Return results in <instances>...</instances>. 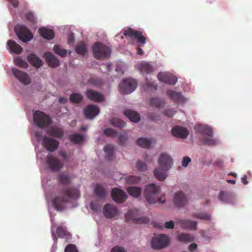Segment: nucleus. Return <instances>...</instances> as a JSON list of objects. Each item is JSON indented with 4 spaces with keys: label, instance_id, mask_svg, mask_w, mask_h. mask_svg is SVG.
<instances>
[{
    "label": "nucleus",
    "instance_id": "1",
    "mask_svg": "<svg viewBox=\"0 0 252 252\" xmlns=\"http://www.w3.org/2000/svg\"><path fill=\"white\" fill-rule=\"evenodd\" d=\"M62 193L64 196H58L54 198L52 204L58 211H62L65 208V204L70 199H76L80 196L79 191L74 188L70 187L63 189Z\"/></svg>",
    "mask_w": 252,
    "mask_h": 252
},
{
    "label": "nucleus",
    "instance_id": "2",
    "mask_svg": "<svg viewBox=\"0 0 252 252\" xmlns=\"http://www.w3.org/2000/svg\"><path fill=\"white\" fill-rule=\"evenodd\" d=\"M158 163L159 167L154 170V175L158 180L163 181L167 177V171L171 167L172 159L168 155L163 153L160 155Z\"/></svg>",
    "mask_w": 252,
    "mask_h": 252
},
{
    "label": "nucleus",
    "instance_id": "3",
    "mask_svg": "<svg viewBox=\"0 0 252 252\" xmlns=\"http://www.w3.org/2000/svg\"><path fill=\"white\" fill-rule=\"evenodd\" d=\"M159 190V186L155 184H150L147 185L144 192L146 201L149 204L155 203L157 201L162 203H164L165 199L158 197Z\"/></svg>",
    "mask_w": 252,
    "mask_h": 252
},
{
    "label": "nucleus",
    "instance_id": "4",
    "mask_svg": "<svg viewBox=\"0 0 252 252\" xmlns=\"http://www.w3.org/2000/svg\"><path fill=\"white\" fill-rule=\"evenodd\" d=\"M194 128L197 132L208 136V137H203L201 139L204 144L213 146L217 144L216 140L213 138V132L211 127L207 126L195 125Z\"/></svg>",
    "mask_w": 252,
    "mask_h": 252
},
{
    "label": "nucleus",
    "instance_id": "5",
    "mask_svg": "<svg viewBox=\"0 0 252 252\" xmlns=\"http://www.w3.org/2000/svg\"><path fill=\"white\" fill-rule=\"evenodd\" d=\"M33 118L34 124L40 128H45L52 123V120L49 115L39 111H36L34 113Z\"/></svg>",
    "mask_w": 252,
    "mask_h": 252
},
{
    "label": "nucleus",
    "instance_id": "6",
    "mask_svg": "<svg viewBox=\"0 0 252 252\" xmlns=\"http://www.w3.org/2000/svg\"><path fill=\"white\" fill-rule=\"evenodd\" d=\"M93 52L95 58L104 59L108 57L111 53L110 49L103 44L98 42L93 47Z\"/></svg>",
    "mask_w": 252,
    "mask_h": 252
},
{
    "label": "nucleus",
    "instance_id": "7",
    "mask_svg": "<svg viewBox=\"0 0 252 252\" xmlns=\"http://www.w3.org/2000/svg\"><path fill=\"white\" fill-rule=\"evenodd\" d=\"M137 83L133 79L123 80L119 85L120 92L122 94H129L136 88Z\"/></svg>",
    "mask_w": 252,
    "mask_h": 252
},
{
    "label": "nucleus",
    "instance_id": "8",
    "mask_svg": "<svg viewBox=\"0 0 252 252\" xmlns=\"http://www.w3.org/2000/svg\"><path fill=\"white\" fill-rule=\"evenodd\" d=\"M14 31L19 39L24 42H27L32 38L33 35L31 31L24 26L17 25Z\"/></svg>",
    "mask_w": 252,
    "mask_h": 252
},
{
    "label": "nucleus",
    "instance_id": "9",
    "mask_svg": "<svg viewBox=\"0 0 252 252\" xmlns=\"http://www.w3.org/2000/svg\"><path fill=\"white\" fill-rule=\"evenodd\" d=\"M169 243L168 237L164 234L155 235L152 240V247L155 250L162 249L167 246Z\"/></svg>",
    "mask_w": 252,
    "mask_h": 252
},
{
    "label": "nucleus",
    "instance_id": "10",
    "mask_svg": "<svg viewBox=\"0 0 252 252\" xmlns=\"http://www.w3.org/2000/svg\"><path fill=\"white\" fill-rule=\"evenodd\" d=\"M46 160L49 168L53 171L58 172L63 166V163L58 158L53 156H47Z\"/></svg>",
    "mask_w": 252,
    "mask_h": 252
},
{
    "label": "nucleus",
    "instance_id": "11",
    "mask_svg": "<svg viewBox=\"0 0 252 252\" xmlns=\"http://www.w3.org/2000/svg\"><path fill=\"white\" fill-rule=\"evenodd\" d=\"M123 34L127 37L134 38L137 42L143 45L145 43L146 38L142 35V32L128 28L125 30Z\"/></svg>",
    "mask_w": 252,
    "mask_h": 252
},
{
    "label": "nucleus",
    "instance_id": "12",
    "mask_svg": "<svg viewBox=\"0 0 252 252\" xmlns=\"http://www.w3.org/2000/svg\"><path fill=\"white\" fill-rule=\"evenodd\" d=\"M59 142L54 139L47 136H44L42 138V145L47 150L50 152H54L57 149L59 146Z\"/></svg>",
    "mask_w": 252,
    "mask_h": 252
},
{
    "label": "nucleus",
    "instance_id": "13",
    "mask_svg": "<svg viewBox=\"0 0 252 252\" xmlns=\"http://www.w3.org/2000/svg\"><path fill=\"white\" fill-rule=\"evenodd\" d=\"M136 210H129L128 212L126 214V221L132 220V222L134 223H148L149 222V220L147 217H141L140 218H136L134 215L135 212Z\"/></svg>",
    "mask_w": 252,
    "mask_h": 252
},
{
    "label": "nucleus",
    "instance_id": "14",
    "mask_svg": "<svg viewBox=\"0 0 252 252\" xmlns=\"http://www.w3.org/2000/svg\"><path fill=\"white\" fill-rule=\"evenodd\" d=\"M111 196L113 199L117 203H123L127 198L125 192L118 188H114L112 190Z\"/></svg>",
    "mask_w": 252,
    "mask_h": 252
},
{
    "label": "nucleus",
    "instance_id": "15",
    "mask_svg": "<svg viewBox=\"0 0 252 252\" xmlns=\"http://www.w3.org/2000/svg\"><path fill=\"white\" fill-rule=\"evenodd\" d=\"M157 77L158 79L169 85H174L177 81V78L171 74L160 72L158 73Z\"/></svg>",
    "mask_w": 252,
    "mask_h": 252
},
{
    "label": "nucleus",
    "instance_id": "16",
    "mask_svg": "<svg viewBox=\"0 0 252 252\" xmlns=\"http://www.w3.org/2000/svg\"><path fill=\"white\" fill-rule=\"evenodd\" d=\"M173 201L175 205L180 208L187 203L188 199L185 193L181 191H179L175 193Z\"/></svg>",
    "mask_w": 252,
    "mask_h": 252
},
{
    "label": "nucleus",
    "instance_id": "17",
    "mask_svg": "<svg viewBox=\"0 0 252 252\" xmlns=\"http://www.w3.org/2000/svg\"><path fill=\"white\" fill-rule=\"evenodd\" d=\"M12 72L14 76L17 79L24 85H28L30 83V79L28 75L18 69L13 68Z\"/></svg>",
    "mask_w": 252,
    "mask_h": 252
},
{
    "label": "nucleus",
    "instance_id": "18",
    "mask_svg": "<svg viewBox=\"0 0 252 252\" xmlns=\"http://www.w3.org/2000/svg\"><path fill=\"white\" fill-rule=\"evenodd\" d=\"M99 108L95 105H88L84 111V115L86 118L93 119L99 113Z\"/></svg>",
    "mask_w": 252,
    "mask_h": 252
},
{
    "label": "nucleus",
    "instance_id": "19",
    "mask_svg": "<svg viewBox=\"0 0 252 252\" xmlns=\"http://www.w3.org/2000/svg\"><path fill=\"white\" fill-rule=\"evenodd\" d=\"M218 198L224 203H233L235 201V197L233 193L224 191H220Z\"/></svg>",
    "mask_w": 252,
    "mask_h": 252
},
{
    "label": "nucleus",
    "instance_id": "20",
    "mask_svg": "<svg viewBox=\"0 0 252 252\" xmlns=\"http://www.w3.org/2000/svg\"><path fill=\"white\" fill-rule=\"evenodd\" d=\"M103 214L106 218L111 219L118 215V210L115 206L108 203L104 207Z\"/></svg>",
    "mask_w": 252,
    "mask_h": 252
},
{
    "label": "nucleus",
    "instance_id": "21",
    "mask_svg": "<svg viewBox=\"0 0 252 252\" xmlns=\"http://www.w3.org/2000/svg\"><path fill=\"white\" fill-rule=\"evenodd\" d=\"M171 132L173 136L181 138H186L189 135L188 129L180 126L173 127L172 128Z\"/></svg>",
    "mask_w": 252,
    "mask_h": 252
},
{
    "label": "nucleus",
    "instance_id": "22",
    "mask_svg": "<svg viewBox=\"0 0 252 252\" xmlns=\"http://www.w3.org/2000/svg\"><path fill=\"white\" fill-rule=\"evenodd\" d=\"M44 56L48 64L51 67L55 68L60 65L59 60L52 53H45Z\"/></svg>",
    "mask_w": 252,
    "mask_h": 252
},
{
    "label": "nucleus",
    "instance_id": "23",
    "mask_svg": "<svg viewBox=\"0 0 252 252\" xmlns=\"http://www.w3.org/2000/svg\"><path fill=\"white\" fill-rule=\"evenodd\" d=\"M86 95L89 99L96 102L102 101L104 98L101 94L93 90H87Z\"/></svg>",
    "mask_w": 252,
    "mask_h": 252
},
{
    "label": "nucleus",
    "instance_id": "24",
    "mask_svg": "<svg viewBox=\"0 0 252 252\" xmlns=\"http://www.w3.org/2000/svg\"><path fill=\"white\" fill-rule=\"evenodd\" d=\"M177 223L180 226L184 229L196 230L197 229V222L189 220H178Z\"/></svg>",
    "mask_w": 252,
    "mask_h": 252
},
{
    "label": "nucleus",
    "instance_id": "25",
    "mask_svg": "<svg viewBox=\"0 0 252 252\" xmlns=\"http://www.w3.org/2000/svg\"><path fill=\"white\" fill-rule=\"evenodd\" d=\"M46 133L50 136L56 138H62L63 136V130L57 126H53L46 130Z\"/></svg>",
    "mask_w": 252,
    "mask_h": 252
},
{
    "label": "nucleus",
    "instance_id": "26",
    "mask_svg": "<svg viewBox=\"0 0 252 252\" xmlns=\"http://www.w3.org/2000/svg\"><path fill=\"white\" fill-rule=\"evenodd\" d=\"M166 94L174 101L179 102H185L186 99L180 93L172 90H168L166 91Z\"/></svg>",
    "mask_w": 252,
    "mask_h": 252
},
{
    "label": "nucleus",
    "instance_id": "27",
    "mask_svg": "<svg viewBox=\"0 0 252 252\" xmlns=\"http://www.w3.org/2000/svg\"><path fill=\"white\" fill-rule=\"evenodd\" d=\"M137 68L143 74H149L154 71L153 67L149 63L141 62L137 63Z\"/></svg>",
    "mask_w": 252,
    "mask_h": 252
},
{
    "label": "nucleus",
    "instance_id": "28",
    "mask_svg": "<svg viewBox=\"0 0 252 252\" xmlns=\"http://www.w3.org/2000/svg\"><path fill=\"white\" fill-rule=\"evenodd\" d=\"M39 33L41 36L48 40H50L54 37V31L46 28H40L39 30Z\"/></svg>",
    "mask_w": 252,
    "mask_h": 252
},
{
    "label": "nucleus",
    "instance_id": "29",
    "mask_svg": "<svg viewBox=\"0 0 252 252\" xmlns=\"http://www.w3.org/2000/svg\"><path fill=\"white\" fill-rule=\"evenodd\" d=\"M7 43L11 52L20 54L22 52L23 48L14 41L9 40Z\"/></svg>",
    "mask_w": 252,
    "mask_h": 252
},
{
    "label": "nucleus",
    "instance_id": "30",
    "mask_svg": "<svg viewBox=\"0 0 252 252\" xmlns=\"http://www.w3.org/2000/svg\"><path fill=\"white\" fill-rule=\"evenodd\" d=\"M125 115L128 118L130 121L137 123L140 121V116L137 112L131 110H127L125 112Z\"/></svg>",
    "mask_w": 252,
    "mask_h": 252
},
{
    "label": "nucleus",
    "instance_id": "31",
    "mask_svg": "<svg viewBox=\"0 0 252 252\" xmlns=\"http://www.w3.org/2000/svg\"><path fill=\"white\" fill-rule=\"evenodd\" d=\"M29 62L35 67H39L42 65V62L41 59L35 54H31L28 57Z\"/></svg>",
    "mask_w": 252,
    "mask_h": 252
},
{
    "label": "nucleus",
    "instance_id": "32",
    "mask_svg": "<svg viewBox=\"0 0 252 252\" xmlns=\"http://www.w3.org/2000/svg\"><path fill=\"white\" fill-rule=\"evenodd\" d=\"M94 192L96 196L100 198H104L107 195V192L101 186L96 185L94 189Z\"/></svg>",
    "mask_w": 252,
    "mask_h": 252
},
{
    "label": "nucleus",
    "instance_id": "33",
    "mask_svg": "<svg viewBox=\"0 0 252 252\" xmlns=\"http://www.w3.org/2000/svg\"><path fill=\"white\" fill-rule=\"evenodd\" d=\"M178 240L182 242H190L194 240V237L190 234L186 233H181L178 235Z\"/></svg>",
    "mask_w": 252,
    "mask_h": 252
},
{
    "label": "nucleus",
    "instance_id": "34",
    "mask_svg": "<svg viewBox=\"0 0 252 252\" xmlns=\"http://www.w3.org/2000/svg\"><path fill=\"white\" fill-rule=\"evenodd\" d=\"M141 189L137 187H129L127 188V191L131 196L138 197L141 193Z\"/></svg>",
    "mask_w": 252,
    "mask_h": 252
},
{
    "label": "nucleus",
    "instance_id": "35",
    "mask_svg": "<svg viewBox=\"0 0 252 252\" xmlns=\"http://www.w3.org/2000/svg\"><path fill=\"white\" fill-rule=\"evenodd\" d=\"M152 143V140L145 138H140L137 140V145L141 147L145 148H150Z\"/></svg>",
    "mask_w": 252,
    "mask_h": 252
},
{
    "label": "nucleus",
    "instance_id": "36",
    "mask_svg": "<svg viewBox=\"0 0 252 252\" xmlns=\"http://www.w3.org/2000/svg\"><path fill=\"white\" fill-rule=\"evenodd\" d=\"M68 138L71 142L75 144L80 143L84 139V136L79 133L70 135Z\"/></svg>",
    "mask_w": 252,
    "mask_h": 252
},
{
    "label": "nucleus",
    "instance_id": "37",
    "mask_svg": "<svg viewBox=\"0 0 252 252\" xmlns=\"http://www.w3.org/2000/svg\"><path fill=\"white\" fill-rule=\"evenodd\" d=\"M75 51L77 54L80 55H84L87 52V50L86 48V46L85 43L84 42H79L75 47Z\"/></svg>",
    "mask_w": 252,
    "mask_h": 252
},
{
    "label": "nucleus",
    "instance_id": "38",
    "mask_svg": "<svg viewBox=\"0 0 252 252\" xmlns=\"http://www.w3.org/2000/svg\"><path fill=\"white\" fill-rule=\"evenodd\" d=\"M53 51L56 54L62 57H65L67 56V51L59 45L54 46Z\"/></svg>",
    "mask_w": 252,
    "mask_h": 252
},
{
    "label": "nucleus",
    "instance_id": "39",
    "mask_svg": "<svg viewBox=\"0 0 252 252\" xmlns=\"http://www.w3.org/2000/svg\"><path fill=\"white\" fill-rule=\"evenodd\" d=\"M104 151L106 153V158L111 160L113 158L114 147L112 145H107L104 147Z\"/></svg>",
    "mask_w": 252,
    "mask_h": 252
},
{
    "label": "nucleus",
    "instance_id": "40",
    "mask_svg": "<svg viewBox=\"0 0 252 252\" xmlns=\"http://www.w3.org/2000/svg\"><path fill=\"white\" fill-rule=\"evenodd\" d=\"M58 180L60 183L63 185H68L71 182L69 176L64 173H61L58 176Z\"/></svg>",
    "mask_w": 252,
    "mask_h": 252
},
{
    "label": "nucleus",
    "instance_id": "41",
    "mask_svg": "<svg viewBox=\"0 0 252 252\" xmlns=\"http://www.w3.org/2000/svg\"><path fill=\"white\" fill-rule=\"evenodd\" d=\"M83 99V96L79 93H72L69 97L70 101L74 103H79Z\"/></svg>",
    "mask_w": 252,
    "mask_h": 252
},
{
    "label": "nucleus",
    "instance_id": "42",
    "mask_svg": "<svg viewBox=\"0 0 252 252\" xmlns=\"http://www.w3.org/2000/svg\"><path fill=\"white\" fill-rule=\"evenodd\" d=\"M110 123L112 126L118 127H123L126 126L125 122L118 118H112L110 120Z\"/></svg>",
    "mask_w": 252,
    "mask_h": 252
},
{
    "label": "nucleus",
    "instance_id": "43",
    "mask_svg": "<svg viewBox=\"0 0 252 252\" xmlns=\"http://www.w3.org/2000/svg\"><path fill=\"white\" fill-rule=\"evenodd\" d=\"M150 105L157 108L160 107L164 103V100L158 97H153L150 100Z\"/></svg>",
    "mask_w": 252,
    "mask_h": 252
},
{
    "label": "nucleus",
    "instance_id": "44",
    "mask_svg": "<svg viewBox=\"0 0 252 252\" xmlns=\"http://www.w3.org/2000/svg\"><path fill=\"white\" fill-rule=\"evenodd\" d=\"M191 216L195 218L207 220H209L211 219V216L210 214L203 212L193 213L191 215Z\"/></svg>",
    "mask_w": 252,
    "mask_h": 252
},
{
    "label": "nucleus",
    "instance_id": "45",
    "mask_svg": "<svg viewBox=\"0 0 252 252\" xmlns=\"http://www.w3.org/2000/svg\"><path fill=\"white\" fill-rule=\"evenodd\" d=\"M56 234L60 238H63L69 234L65 226H59L57 228Z\"/></svg>",
    "mask_w": 252,
    "mask_h": 252
},
{
    "label": "nucleus",
    "instance_id": "46",
    "mask_svg": "<svg viewBox=\"0 0 252 252\" xmlns=\"http://www.w3.org/2000/svg\"><path fill=\"white\" fill-rule=\"evenodd\" d=\"M14 63L15 64L20 67L27 68L28 64L25 61H24L21 58L17 57L14 59Z\"/></svg>",
    "mask_w": 252,
    "mask_h": 252
},
{
    "label": "nucleus",
    "instance_id": "47",
    "mask_svg": "<svg viewBox=\"0 0 252 252\" xmlns=\"http://www.w3.org/2000/svg\"><path fill=\"white\" fill-rule=\"evenodd\" d=\"M126 181L129 184H137L141 181V179L138 176H131L127 177Z\"/></svg>",
    "mask_w": 252,
    "mask_h": 252
},
{
    "label": "nucleus",
    "instance_id": "48",
    "mask_svg": "<svg viewBox=\"0 0 252 252\" xmlns=\"http://www.w3.org/2000/svg\"><path fill=\"white\" fill-rule=\"evenodd\" d=\"M127 139V134L126 132L120 133L119 135L118 140L120 145H123L125 144Z\"/></svg>",
    "mask_w": 252,
    "mask_h": 252
},
{
    "label": "nucleus",
    "instance_id": "49",
    "mask_svg": "<svg viewBox=\"0 0 252 252\" xmlns=\"http://www.w3.org/2000/svg\"><path fill=\"white\" fill-rule=\"evenodd\" d=\"M137 169L140 171H144L147 170L146 164L141 161H138L136 165Z\"/></svg>",
    "mask_w": 252,
    "mask_h": 252
},
{
    "label": "nucleus",
    "instance_id": "50",
    "mask_svg": "<svg viewBox=\"0 0 252 252\" xmlns=\"http://www.w3.org/2000/svg\"><path fill=\"white\" fill-rule=\"evenodd\" d=\"M64 252H78V251L75 245L69 244L65 248Z\"/></svg>",
    "mask_w": 252,
    "mask_h": 252
},
{
    "label": "nucleus",
    "instance_id": "51",
    "mask_svg": "<svg viewBox=\"0 0 252 252\" xmlns=\"http://www.w3.org/2000/svg\"><path fill=\"white\" fill-rule=\"evenodd\" d=\"M104 134L107 136H115L117 133L113 129L108 128L104 130Z\"/></svg>",
    "mask_w": 252,
    "mask_h": 252
},
{
    "label": "nucleus",
    "instance_id": "52",
    "mask_svg": "<svg viewBox=\"0 0 252 252\" xmlns=\"http://www.w3.org/2000/svg\"><path fill=\"white\" fill-rule=\"evenodd\" d=\"M26 18L31 23L35 22V19L33 14L31 12H28L26 15Z\"/></svg>",
    "mask_w": 252,
    "mask_h": 252
},
{
    "label": "nucleus",
    "instance_id": "53",
    "mask_svg": "<svg viewBox=\"0 0 252 252\" xmlns=\"http://www.w3.org/2000/svg\"><path fill=\"white\" fill-rule=\"evenodd\" d=\"M111 252H126L124 248L120 246H115L111 250Z\"/></svg>",
    "mask_w": 252,
    "mask_h": 252
},
{
    "label": "nucleus",
    "instance_id": "54",
    "mask_svg": "<svg viewBox=\"0 0 252 252\" xmlns=\"http://www.w3.org/2000/svg\"><path fill=\"white\" fill-rule=\"evenodd\" d=\"M190 161H191V159L189 157H184L182 162V166L184 167H186L188 165L189 163L190 162Z\"/></svg>",
    "mask_w": 252,
    "mask_h": 252
},
{
    "label": "nucleus",
    "instance_id": "55",
    "mask_svg": "<svg viewBox=\"0 0 252 252\" xmlns=\"http://www.w3.org/2000/svg\"><path fill=\"white\" fill-rule=\"evenodd\" d=\"M175 113V111L171 109H167L164 112V115L169 117H173Z\"/></svg>",
    "mask_w": 252,
    "mask_h": 252
},
{
    "label": "nucleus",
    "instance_id": "56",
    "mask_svg": "<svg viewBox=\"0 0 252 252\" xmlns=\"http://www.w3.org/2000/svg\"><path fill=\"white\" fill-rule=\"evenodd\" d=\"M164 227L168 229H173L174 227V223L173 221L170 220L169 221H167L164 223Z\"/></svg>",
    "mask_w": 252,
    "mask_h": 252
},
{
    "label": "nucleus",
    "instance_id": "57",
    "mask_svg": "<svg viewBox=\"0 0 252 252\" xmlns=\"http://www.w3.org/2000/svg\"><path fill=\"white\" fill-rule=\"evenodd\" d=\"M145 84L147 85V87L149 88H153L155 90H157L158 89V85L157 84H155L153 82H151L150 81H148V80H146Z\"/></svg>",
    "mask_w": 252,
    "mask_h": 252
},
{
    "label": "nucleus",
    "instance_id": "58",
    "mask_svg": "<svg viewBox=\"0 0 252 252\" xmlns=\"http://www.w3.org/2000/svg\"><path fill=\"white\" fill-rule=\"evenodd\" d=\"M90 207L92 210L94 211L95 212L97 211L99 209V206L96 205L95 202H91L90 204Z\"/></svg>",
    "mask_w": 252,
    "mask_h": 252
},
{
    "label": "nucleus",
    "instance_id": "59",
    "mask_svg": "<svg viewBox=\"0 0 252 252\" xmlns=\"http://www.w3.org/2000/svg\"><path fill=\"white\" fill-rule=\"evenodd\" d=\"M7 1L10 3L15 8H16L18 6L19 1L18 0H7Z\"/></svg>",
    "mask_w": 252,
    "mask_h": 252
},
{
    "label": "nucleus",
    "instance_id": "60",
    "mask_svg": "<svg viewBox=\"0 0 252 252\" xmlns=\"http://www.w3.org/2000/svg\"><path fill=\"white\" fill-rule=\"evenodd\" d=\"M197 246L196 243H191L189 247V251L191 252H193L196 250L197 248Z\"/></svg>",
    "mask_w": 252,
    "mask_h": 252
},
{
    "label": "nucleus",
    "instance_id": "61",
    "mask_svg": "<svg viewBox=\"0 0 252 252\" xmlns=\"http://www.w3.org/2000/svg\"><path fill=\"white\" fill-rule=\"evenodd\" d=\"M59 154L65 160H68V156L67 155L65 152L63 151H60Z\"/></svg>",
    "mask_w": 252,
    "mask_h": 252
},
{
    "label": "nucleus",
    "instance_id": "62",
    "mask_svg": "<svg viewBox=\"0 0 252 252\" xmlns=\"http://www.w3.org/2000/svg\"><path fill=\"white\" fill-rule=\"evenodd\" d=\"M247 175H245L241 178V181L242 183L244 185H247L248 183V182L247 180Z\"/></svg>",
    "mask_w": 252,
    "mask_h": 252
},
{
    "label": "nucleus",
    "instance_id": "63",
    "mask_svg": "<svg viewBox=\"0 0 252 252\" xmlns=\"http://www.w3.org/2000/svg\"><path fill=\"white\" fill-rule=\"evenodd\" d=\"M67 101V98L64 97H60L59 102L61 104H64Z\"/></svg>",
    "mask_w": 252,
    "mask_h": 252
},
{
    "label": "nucleus",
    "instance_id": "64",
    "mask_svg": "<svg viewBox=\"0 0 252 252\" xmlns=\"http://www.w3.org/2000/svg\"><path fill=\"white\" fill-rule=\"evenodd\" d=\"M75 38L73 33H71L69 36L68 42L69 43L73 42L74 41Z\"/></svg>",
    "mask_w": 252,
    "mask_h": 252
}]
</instances>
